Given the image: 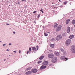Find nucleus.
I'll return each instance as SVG.
<instances>
[{
	"mask_svg": "<svg viewBox=\"0 0 75 75\" xmlns=\"http://www.w3.org/2000/svg\"><path fill=\"white\" fill-rule=\"evenodd\" d=\"M34 23H36V22H34Z\"/></svg>",
	"mask_w": 75,
	"mask_h": 75,
	"instance_id": "45",
	"label": "nucleus"
},
{
	"mask_svg": "<svg viewBox=\"0 0 75 75\" xmlns=\"http://www.w3.org/2000/svg\"><path fill=\"white\" fill-rule=\"evenodd\" d=\"M41 62H42V61H39L38 62V64H40V63H41Z\"/></svg>",
	"mask_w": 75,
	"mask_h": 75,
	"instance_id": "24",
	"label": "nucleus"
},
{
	"mask_svg": "<svg viewBox=\"0 0 75 75\" xmlns=\"http://www.w3.org/2000/svg\"><path fill=\"white\" fill-rule=\"evenodd\" d=\"M74 27H75V25H74Z\"/></svg>",
	"mask_w": 75,
	"mask_h": 75,
	"instance_id": "47",
	"label": "nucleus"
},
{
	"mask_svg": "<svg viewBox=\"0 0 75 75\" xmlns=\"http://www.w3.org/2000/svg\"><path fill=\"white\" fill-rule=\"evenodd\" d=\"M72 23L73 24H75V20H73V21H72Z\"/></svg>",
	"mask_w": 75,
	"mask_h": 75,
	"instance_id": "21",
	"label": "nucleus"
},
{
	"mask_svg": "<svg viewBox=\"0 0 75 75\" xmlns=\"http://www.w3.org/2000/svg\"><path fill=\"white\" fill-rule=\"evenodd\" d=\"M50 46L51 48H53L54 47V44H50Z\"/></svg>",
	"mask_w": 75,
	"mask_h": 75,
	"instance_id": "14",
	"label": "nucleus"
},
{
	"mask_svg": "<svg viewBox=\"0 0 75 75\" xmlns=\"http://www.w3.org/2000/svg\"><path fill=\"white\" fill-rule=\"evenodd\" d=\"M54 54H48V57L49 58H52L54 57Z\"/></svg>",
	"mask_w": 75,
	"mask_h": 75,
	"instance_id": "6",
	"label": "nucleus"
},
{
	"mask_svg": "<svg viewBox=\"0 0 75 75\" xmlns=\"http://www.w3.org/2000/svg\"><path fill=\"white\" fill-rule=\"evenodd\" d=\"M38 71V70L36 69H33L32 70V72L33 73H36Z\"/></svg>",
	"mask_w": 75,
	"mask_h": 75,
	"instance_id": "8",
	"label": "nucleus"
},
{
	"mask_svg": "<svg viewBox=\"0 0 75 75\" xmlns=\"http://www.w3.org/2000/svg\"><path fill=\"white\" fill-rule=\"evenodd\" d=\"M74 36L73 35H71L70 36L69 38L71 39H72V38H74Z\"/></svg>",
	"mask_w": 75,
	"mask_h": 75,
	"instance_id": "16",
	"label": "nucleus"
},
{
	"mask_svg": "<svg viewBox=\"0 0 75 75\" xmlns=\"http://www.w3.org/2000/svg\"><path fill=\"white\" fill-rule=\"evenodd\" d=\"M62 26H61V25H59V26L57 27V29L56 30V31L57 32H58L60 30H61L62 29Z\"/></svg>",
	"mask_w": 75,
	"mask_h": 75,
	"instance_id": "4",
	"label": "nucleus"
},
{
	"mask_svg": "<svg viewBox=\"0 0 75 75\" xmlns=\"http://www.w3.org/2000/svg\"><path fill=\"white\" fill-rule=\"evenodd\" d=\"M61 59H64L65 60V61H66L67 60H68V59H69V58H65V56H62L61 57Z\"/></svg>",
	"mask_w": 75,
	"mask_h": 75,
	"instance_id": "7",
	"label": "nucleus"
},
{
	"mask_svg": "<svg viewBox=\"0 0 75 75\" xmlns=\"http://www.w3.org/2000/svg\"><path fill=\"white\" fill-rule=\"evenodd\" d=\"M29 50H30V51H31V48L30 47Z\"/></svg>",
	"mask_w": 75,
	"mask_h": 75,
	"instance_id": "26",
	"label": "nucleus"
},
{
	"mask_svg": "<svg viewBox=\"0 0 75 75\" xmlns=\"http://www.w3.org/2000/svg\"><path fill=\"white\" fill-rule=\"evenodd\" d=\"M25 1V0H24V1Z\"/></svg>",
	"mask_w": 75,
	"mask_h": 75,
	"instance_id": "52",
	"label": "nucleus"
},
{
	"mask_svg": "<svg viewBox=\"0 0 75 75\" xmlns=\"http://www.w3.org/2000/svg\"><path fill=\"white\" fill-rule=\"evenodd\" d=\"M26 7H27V6H25V8H26Z\"/></svg>",
	"mask_w": 75,
	"mask_h": 75,
	"instance_id": "36",
	"label": "nucleus"
},
{
	"mask_svg": "<svg viewBox=\"0 0 75 75\" xmlns=\"http://www.w3.org/2000/svg\"><path fill=\"white\" fill-rule=\"evenodd\" d=\"M13 34H15V33L14 32H13Z\"/></svg>",
	"mask_w": 75,
	"mask_h": 75,
	"instance_id": "40",
	"label": "nucleus"
},
{
	"mask_svg": "<svg viewBox=\"0 0 75 75\" xmlns=\"http://www.w3.org/2000/svg\"><path fill=\"white\" fill-rule=\"evenodd\" d=\"M62 38V35H59L57 36L56 38V40L57 41H59Z\"/></svg>",
	"mask_w": 75,
	"mask_h": 75,
	"instance_id": "2",
	"label": "nucleus"
},
{
	"mask_svg": "<svg viewBox=\"0 0 75 75\" xmlns=\"http://www.w3.org/2000/svg\"><path fill=\"white\" fill-rule=\"evenodd\" d=\"M71 40L70 39H68L66 40L65 42V45L66 46H68L70 44Z\"/></svg>",
	"mask_w": 75,
	"mask_h": 75,
	"instance_id": "1",
	"label": "nucleus"
},
{
	"mask_svg": "<svg viewBox=\"0 0 75 75\" xmlns=\"http://www.w3.org/2000/svg\"><path fill=\"white\" fill-rule=\"evenodd\" d=\"M48 35V34H47V33H45V36H47Z\"/></svg>",
	"mask_w": 75,
	"mask_h": 75,
	"instance_id": "25",
	"label": "nucleus"
},
{
	"mask_svg": "<svg viewBox=\"0 0 75 75\" xmlns=\"http://www.w3.org/2000/svg\"><path fill=\"white\" fill-rule=\"evenodd\" d=\"M6 25H9V24H8V23H6Z\"/></svg>",
	"mask_w": 75,
	"mask_h": 75,
	"instance_id": "33",
	"label": "nucleus"
},
{
	"mask_svg": "<svg viewBox=\"0 0 75 75\" xmlns=\"http://www.w3.org/2000/svg\"><path fill=\"white\" fill-rule=\"evenodd\" d=\"M6 60V59H4V61H5Z\"/></svg>",
	"mask_w": 75,
	"mask_h": 75,
	"instance_id": "49",
	"label": "nucleus"
},
{
	"mask_svg": "<svg viewBox=\"0 0 75 75\" xmlns=\"http://www.w3.org/2000/svg\"><path fill=\"white\" fill-rule=\"evenodd\" d=\"M58 26V24H57V23H55L54 26V28H55L57 27Z\"/></svg>",
	"mask_w": 75,
	"mask_h": 75,
	"instance_id": "20",
	"label": "nucleus"
},
{
	"mask_svg": "<svg viewBox=\"0 0 75 75\" xmlns=\"http://www.w3.org/2000/svg\"><path fill=\"white\" fill-rule=\"evenodd\" d=\"M62 52H63L64 51V50L62 49V48H60L59 49Z\"/></svg>",
	"mask_w": 75,
	"mask_h": 75,
	"instance_id": "23",
	"label": "nucleus"
},
{
	"mask_svg": "<svg viewBox=\"0 0 75 75\" xmlns=\"http://www.w3.org/2000/svg\"><path fill=\"white\" fill-rule=\"evenodd\" d=\"M51 40H55L54 39V38H53V39H51Z\"/></svg>",
	"mask_w": 75,
	"mask_h": 75,
	"instance_id": "29",
	"label": "nucleus"
},
{
	"mask_svg": "<svg viewBox=\"0 0 75 75\" xmlns=\"http://www.w3.org/2000/svg\"><path fill=\"white\" fill-rule=\"evenodd\" d=\"M32 50H36V48L35 47H33L32 48Z\"/></svg>",
	"mask_w": 75,
	"mask_h": 75,
	"instance_id": "19",
	"label": "nucleus"
},
{
	"mask_svg": "<svg viewBox=\"0 0 75 75\" xmlns=\"http://www.w3.org/2000/svg\"><path fill=\"white\" fill-rule=\"evenodd\" d=\"M71 51L72 53H75V47L74 46H72L71 47Z\"/></svg>",
	"mask_w": 75,
	"mask_h": 75,
	"instance_id": "3",
	"label": "nucleus"
},
{
	"mask_svg": "<svg viewBox=\"0 0 75 75\" xmlns=\"http://www.w3.org/2000/svg\"><path fill=\"white\" fill-rule=\"evenodd\" d=\"M1 42V41H0V42Z\"/></svg>",
	"mask_w": 75,
	"mask_h": 75,
	"instance_id": "51",
	"label": "nucleus"
},
{
	"mask_svg": "<svg viewBox=\"0 0 75 75\" xmlns=\"http://www.w3.org/2000/svg\"><path fill=\"white\" fill-rule=\"evenodd\" d=\"M9 45H11V43H10V44H9Z\"/></svg>",
	"mask_w": 75,
	"mask_h": 75,
	"instance_id": "41",
	"label": "nucleus"
},
{
	"mask_svg": "<svg viewBox=\"0 0 75 75\" xmlns=\"http://www.w3.org/2000/svg\"><path fill=\"white\" fill-rule=\"evenodd\" d=\"M5 45H6V44H4L3 45V46H4Z\"/></svg>",
	"mask_w": 75,
	"mask_h": 75,
	"instance_id": "34",
	"label": "nucleus"
},
{
	"mask_svg": "<svg viewBox=\"0 0 75 75\" xmlns=\"http://www.w3.org/2000/svg\"><path fill=\"white\" fill-rule=\"evenodd\" d=\"M70 21V19H68L67 20L66 22V23L67 24H68L69 23V22Z\"/></svg>",
	"mask_w": 75,
	"mask_h": 75,
	"instance_id": "15",
	"label": "nucleus"
},
{
	"mask_svg": "<svg viewBox=\"0 0 75 75\" xmlns=\"http://www.w3.org/2000/svg\"><path fill=\"white\" fill-rule=\"evenodd\" d=\"M48 62L47 61L44 62L43 63V65H48Z\"/></svg>",
	"mask_w": 75,
	"mask_h": 75,
	"instance_id": "13",
	"label": "nucleus"
},
{
	"mask_svg": "<svg viewBox=\"0 0 75 75\" xmlns=\"http://www.w3.org/2000/svg\"><path fill=\"white\" fill-rule=\"evenodd\" d=\"M36 47H37H37L38 48V46H37Z\"/></svg>",
	"mask_w": 75,
	"mask_h": 75,
	"instance_id": "44",
	"label": "nucleus"
},
{
	"mask_svg": "<svg viewBox=\"0 0 75 75\" xmlns=\"http://www.w3.org/2000/svg\"><path fill=\"white\" fill-rule=\"evenodd\" d=\"M37 50H38V47L37 48Z\"/></svg>",
	"mask_w": 75,
	"mask_h": 75,
	"instance_id": "38",
	"label": "nucleus"
},
{
	"mask_svg": "<svg viewBox=\"0 0 75 75\" xmlns=\"http://www.w3.org/2000/svg\"><path fill=\"white\" fill-rule=\"evenodd\" d=\"M36 11H34V12H33V13H36Z\"/></svg>",
	"mask_w": 75,
	"mask_h": 75,
	"instance_id": "28",
	"label": "nucleus"
},
{
	"mask_svg": "<svg viewBox=\"0 0 75 75\" xmlns=\"http://www.w3.org/2000/svg\"><path fill=\"white\" fill-rule=\"evenodd\" d=\"M69 1H71V0H69Z\"/></svg>",
	"mask_w": 75,
	"mask_h": 75,
	"instance_id": "50",
	"label": "nucleus"
},
{
	"mask_svg": "<svg viewBox=\"0 0 75 75\" xmlns=\"http://www.w3.org/2000/svg\"><path fill=\"white\" fill-rule=\"evenodd\" d=\"M46 66L44 65H42V66L40 67V69L42 70L46 68Z\"/></svg>",
	"mask_w": 75,
	"mask_h": 75,
	"instance_id": "9",
	"label": "nucleus"
},
{
	"mask_svg": "<svg viewBox=\"0 0 75 75\" xmlns=\"http://www.w3.org/2000/svg\"><path fill=\"white\" fill-rule=\"evenodd\" d=\"M9 51V49H8L7 50V51Z\"/></svg>",
	"mask_w": 75,
	"mask_h": 75,
	"instance_id": "35",
	"label": "nucleus"
},
{
	"mask_svg": "<svg viewBox=\"0 0 75 75\" xmlns=\"http://www.w3.org/2000/svg\"><path fill=\"white\" fill-rule=\"evenodd\" d=\"M42 13H44V12L43 11H42Z\"/></svg>",
	"mask_w": 75,
	"mask_h": 75,
	"instance_id": "43",
	"label": "nucleus"
},
{
	"mask_svg": "<svg viewBox=\"0 0 75 75\" xmlns=\"http://www.w3.org/2000/svg\"><path fill=\"white\" fill-rule=\"evenodd\" d=\"M49 51H50V52H53V51H52L51 50H49Z\"/></svg>",
	"mask_w": 75,
	"mask_h": 75,
	"instance_id": "31",
	"label": "nucleus"
},
{
	"mask_svg": "<svg viewBox=\"0 0 75 75\" xmlns=\"http://www.w3.org/2000/svg\"><path fill=\"white\" fill-rule=\"evenodd\" d=\"M68 1H65L64 2V5H66L68 3Z\"/></svg>",
	"mask_w": 75,
	"mask_h": 75,
	"instance_id": "22",
	"label": "nucleus"
},
{
	"mask_svg": "<svg viewBox=\"0 0 75 75\" xmlns=\"http://www.w3.org/2000/svg\"><path fill=\"white\" fill-rule=\"evenodd\" d=\"M28 53H29V51H27V54H28Z\"/></svg>",
	"mask_w": 75,
	"mask_h": 75,
	"instance_id": "32",
	"label": "nucleus"
},
{
	"mask_svg": "<svg viewBox=\"0 0 75 75\" xmlns=\"http://www.w3.org/2000/svg\"><path fill=\"white\" fill-rule=\"evenodd\" d=\"M59 1L61 2V1H60V0H59Z\"/></svg>",
	"mask_w": 75,
	"mask_h": 75,
	"instance_id": "42",
	"label": "nucleus"
},
{
	"mask_svg": "<svg viewBox=\"0 0 75 75\" xmlns=\"http://www.w3.org/2000/svg\"><path fill=\"white\" fill-rule=\"evenodd\" d=\"M13 52H15V53H16V51H13Z\"/></svg>",
	"mask_w": 75,
	"mask_h": 75,
	"instance_id": "37",
	"label": "nucleus"
},
{
	"mask_svg": "<svg viewBox=\"0 0 75 75\" xmlns=\"http://www.w3.org/2000/svg\"><path fill=\"white\" fill-rule=\"evenodd\" d=\"M31 69H32V68L31 67H28V68H26V71H29L31 70Z\"/></svg>",
	"mask_w": 75,
	"mask_h": 75,
	"instance_id": "17",
	"label": "nucleus"
},
{
	"mask_svg": "<svg viewBox=\"0 0 75 75\" xmlns=\"http://www.w3.org/2000/svg\"><path fill=\"white\" fill-rule=\"evenodd\" d=\"M40 14H39L38 15V18H39V17H40Z\"/></svg>",
	"mask_w": 75,
	"mask_h": 75,
	"instance_id": "27",
	"label": "nucleus"
},
{
	"mask_svg": "<svg viewBox=\"0 0 75 75\" xmlns=\"http://www.w3.org/2000/svg\"><path fill=\"white\" fill-rule=\"evenodd\" d=\"M22 1H24V0H22Z\"/></svg>",
	"mask_w": 75,
	"mask_h": 75,
	"instance_id": "46",
	"label": "nucleus"
},
{
	"mask_svg": "<svg viewBox=\"0 0 75 75\" xmlns=\"http://www.w3.org/2000/svg\"><path fill=\"white\" fill-rule=\"evenodd\" d=\"M57 59L56 57H54L52 60V62L53 63H55L57 61Z\"/></svg>",
	"mask_w": 75,
	"mask_h": 75,
	"instance_id": "5",
	"label": "nucleus"
},
{
	"mask_svg": "<svg viewBox=\"0 0 75 75\" xmlns=\"http://www.w3.org/2000/svg\"><path fill=\"white\" fill-rule=\"evenodd\" d=\"M54 54L55 55L57 56H59L60 54L59 53L57 52H54Z\"/></svg>",
	"mask_w": 75,
	"mask_h": 75,
	"instance_id": "12",
	"label": "nucleus"
},
{
	"mask_svg": "<svg viewBox=\"0 0 75 75\" xmlns=\"http://www.w3.org/2000/svg\"><path fill=\"white\" fill-rule=\"evenodd\" d=\"M42 10H43L42 8H41V10H40V11H41V12L42 11Z\"/></svg>",
	"mask_w": 75,
	"mask_h": 75,
	"instance_id": "30",
	"label": "nucleus"
},
{
	"mask_svg": "<svg viewBox=\"0 0 75 75\" xmlns=\"http://www.w3.org/2000/svg\"><path fill=\"white\" fill-rule=\"evenodd\" d=\"M21 51L20 50H19V53H21Z\"/></svg>",
	"mask_w": 75,
	"mask_h": 75,
	"instance_id": "39",
	"label": "nucleus"
},
{
	"mask_svg": "<svg viewBox=\"0 0 75 75\" xmlns=\"http://www.w3.org/2000/svg\"><path fill=\"white\" fill-rule=\"evenodd\" d=\"M32 73L31 71H29L28 72H27L25 73V74L26 75H29L31 74Z\"/></svg>",
	"mask_w": 75,
	"mask_h": 75,
	"instance_id": "11",
	"label": "nucleus"
},
{
	"mask_svg": "<svg viewBox=\"0 0 75 75\" xmlns=\"http://www.w3.org/2000/svg\"><path fill=\"white\" fill-rule=\"evenodd\" d=\"M44 56H40V57L39 58V59L40 60H42V59L44 58Z\"/></svg>",
	"mask_w": 75,
	"mask_h": 75,
	"instance_id": "18",
	"label": "nucleus"
},
{
	"mask_svg": "<svg viewBox=\"0 0 75 75\" xmlns=\"http://www.w3.org/2000/svg\"><path fill=\"white\" fill-rule=\"evenodd\" d=\"M18 4H19L20 3H19L18 2Z\"/></svg>",
	"mask_w": 75,
	"mask_h": 75,
	"instance_id": "48",
	"label": "nucleus"
},
{
	"mask_svg": "<svg viewBox=\"0 0 75 75\" xmlns=\"http://www.w3.org/2000/svg\"><path fill=\"white\" fill-rule=\"evenodd\" d=\"M67 33H69L70 31V27H67Z\"/></svg>",
	"mask_w": 75,
	"mask_h": 75,
	"instance_id": "10",
	"label": "nucleus"
}]
</instances>
